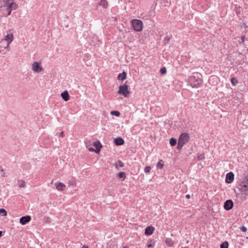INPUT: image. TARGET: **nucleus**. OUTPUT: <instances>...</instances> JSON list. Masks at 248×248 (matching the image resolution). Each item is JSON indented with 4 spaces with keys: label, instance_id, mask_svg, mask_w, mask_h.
Masks as SVG:
<instances>
[{
    "label": "nucleus",
    "instance_id": "nucleus-1",
    "mask_svg": "<svg viewBox=\"0 0 248 248\" xmlns=\"http://www.w3.org/2000/svg\"><path fill=\"white\" fill-rule=\"evenodd\" d=\"M17 7L18 5L14 2V0H3L0 5L1 8H6V13L4 14L6 16L10 15L12 11L16 10Z\"/></svg>",
    "mask_w": 248,
    "mask_h": 248
},
{
    "label": "nucleus",
    "instance_id": "nucleus-2",
    "mask_svg": "<svg viewBox=\"0 0 248 248\" xmlns=\"http://www.w3.org/2000/svg\"><path fill=\"white\" fill-rule=\"evenodd\" d=\"M189 140L190 137L188 133L184 132L182 133L179 137L177 146V149H181L184 145L188 142Z\"/></svg>",
    "mask_w": 248,
    "mask_h": 248
},
{
    "label": "nucleus",
    "instance_id": "nucleus-3",
    "mask_svg": "<svg viewBox=\"0 0 248 248\" xmlns=\"http://www.w3.org/2000/svg\"><path fill=\"white\" fill-rule=\"evenodd\" d=\"M189 83L192 88H198L202 84V80L195 76H192L189 78Z\"/></svg>",
    "mask_w": 248,
    "mask_h": 248
},
{
    "label": "nucleus",
    "instance_id": "nucleus-4",
    "mask_svg": "<svg viewBox=\"0 0 248 248\" xmlns=\"http://www.w3.org/2000/svg\"><path fill=\"white\" fill-rule=\"evenodd\" d=\"M132 25L137 31H140L142 30L143 23L139 19H133L131 21Z\"/></svg>",
    "mask_w": 248,
    "mask_h": 248
},
{
    "label": "nucleus",
    "instance_id": "nucleus-5",
    "mask_svg": "<svg viewBox=\"0 0 248 248\" xmlns=\"http://www.w3.org/2000/svg\"><path fill=\"white\" fill-rule=\"evenodd\" d=\"M117 93L123 95L124 97H127L129 93L128 90V85L124 84L120 86Z\"/></svg>",
    "mask_w": 248,
    "mask_h": 248
},
{
    "label": "nucleus",
    "instance_id": "nucleus-6",
    "mask_svg": "<svg viewBox=\"0 0 248 248\" xmlns=\"http://www.w3.org/2000/svg\"><path fill=\"white\" fill-rule=\"evenodd\" d=\"M14 39V35L11 32V31L9 30L8 31V34L5 36V39L2 40V41H6L7 42L6 46H5V48H7L9 46L10 44L13 41Z\"/></svg>",
    "mask_w": 248,
    "mask_h": 248
},
{
    "label": "nucleus",
    "instance_id": "nucleus-7",
    "mask_svg": "<svg viewBox=\"0 0 248 248\" xmlns=\"http://www.w3.org/2000/svg\"><path fill=\"white\" fill-rule=\"evenodd\" d=\"M32 70L34 72L39 73L43 70V68L39 62H35L32 64Z\"/></svg>",
    "mask_w": 248,
    "mask_h": 248
},
{
    "label": "nucleus",
    "instance_id": "nucleus-8",
    "mask_svg": "<svg viewBox=\"0 0 248 248\" xmlns=\"http://www.w3.org/2000/svg\"><path fill=\"white\" fill-rule=\"evenodd\" d=\"M237 187L241 192L246 191L248 190V184L243 180L241 183L238 185Z\"/></svg>",
    "mask_w": 248,
    "mask_h": 248
},
{
    "label": "nucleus",
    "instance_id": "nucleus-9",
    "mask_svg": "<svg viewBox=\"0 0 248 248\" xmlns=\"http://www.w3.org/2000/svg\"><path fill=\"white\" fill-rule=\"evenodd\" d=\"M233 206V202L231 200H228L224 202V208L225 210L228 211L231 210Z\"/></svg>",
    "mask_w": 248,
    "mask_h": 248
},
{
    "label": "nucleus",
    "instance_id": "nucleus-10",
    "mask_svg": "<svg viewBox=\"0 0 248 248\" xmlns=\"http://www.w3.org/2000/svg\"><path fill=\"white\" fill-rule=\"evenodd\" d=\"M234 180V174L232 172H230L226 174V182L228 184H231Z\"/></svg>",
    "mask_w": 248,
    "mask_h": 248
},
{
    "label": "nucleus",
    "instance_id": "nucleus-11",
    "mask_svg": "<svg viewBox=\"0 0 248 248\" xmlns=\"http://www.w3.org/2000/svg\"><path fill=\"white\" fill-rule=\"evenodd\" d=\"M31 220V217L30 216H24L20 218V223L22 225H25L26 223L30 222Z\"/></svg>",
    "mask_w": 248,
    "mask_h": 248
},
{
    "label": "nucleus",
    "instance_id": "nucleus-12",
    "mask_svg": "<svg viewBox=\"0 0 248 248\" xmlns=\"http://www.w3.org/2000/svg\"><path fill=\"white\" fill-rule=\"evenodd\" d=\"M55 185L56 189L59 191L63 190L66 187V186L64 184L60 182H56Z\"/></svg>",
    "mask_w": 248,
    "mask_h": 248
},
{
    "label": "nucleus",
    "instance_id": "nucleus-13",
    "mask_svg": "<svg viewBox=\"0 0 248 248\" xmlns=\"http://www.w3.org/2000/svg\"><path fill=\"white\" fill-rule=\"evenodd\" d=\"M155 228L152 226H148L145 230V234L147 235H151L154 232Z\"/></svg>",
    "mask_w": 248,
    "mask_h": 248
},
{
    "label": "nucleus",
    "instance_id": "nucleus-14",
    "mask_svg": "<svg viewBox=\"0 0 248 248\" xmlns=\"http://www.w3.org/2000/svg\"><path fill=\"white\" fill-rule=\"evenodd\" d=\"M61 96L65 101H67L70 99V95L67 91H65L61 93Z\"/></svg>",
    "mask_w": 248,
    "mask_h": 248
},
{
    "label": "nucleus",
    "instance_id": "nucleus-15",
    "mask_svg": "<svg viewBox=\"0 0 248 248\" xmlns=\"http://www.w3.org/2000/svg\"><path fill=\"white\" fill-rule=\"evenodd\" d=\"M114 143L117 145H122L124 144V141L122 138L118 137L114 140Z\"/></svg>",
    "mask_w": 248,
    "mask_h": 248
},
{
    "label": "nucleus",
    "instance_id": "nucleus-16",
    "mask_svg": "<svg viewBox=\"0 0 248 248\" xmlns=\"http://www.w3.org/2000/svg\"><path fill=\"white\" fill-rule=\"evenodd\" d=\"M94 146L95 147V152L99 153L100 151V149L102 147V145L99 141H96L93 143Z\"/></svg>",
    "mask_w": 248,
    "mask_h": 248
},
{
    "label": "nucleus",
    "instance_id": "nucleus-17",
    "mask_svg": "<svg viewBox=\"0 0 248 248\" xmlns=\"http://www.w3.org/2000/svg\"><path fill=\"white\" fill-rule=\"evenodd\" d=\"M126 78V73L124 71L122 73L119 74L118 76V79L124 80Z\"/></svg>",
    "mask_w": 248,
    "mask_h": 248
},
{
    "label": "nucleus",
    "instance_id": "nucleus-18",
    "mask_svg": "<svg viewBox=\"0 0 248 248\" xmlns=\"http://www.w3.org/2000/svg\"><path fill=\"white\" fill-rule=\"evenodd\" d=\"M117 177L119 178H122L123 181H124L126 179V174L124 172H120L118 173Z\"/></svg>",
    "mask_w": 248,
    "mask_h": 248
},
{
    "label": "nucleus",
    "instance_id": "nucleus-19",
    "mask_svg": "<svg viewBox=\"0 0 248 248\" xmlns=\"http://www.w3.org/2000/svg\"><path fill=\"white\" fill-rule=\"evenodd\" d=\"M17 185L19 187H24L26 186V183L23 180H19L17 182Z\"/></svg>",
    "mask_w": 248,
    "mask_h": 248
},
{
    "label": "nucleus",
    "instance_id": "nucleus-20",
    "mask_svg": "<svg viewBox=\"0 0 248 248\" xmlns=\"http://www.w3.org/2000/svg\"><path fill=\"white\" fill-rule=\"evenodd\" d=\"M99 5L102 6L104 8H106L108 6V2L106 0H101L99 3Z\"/></svg>",
    "mask_w": 248,
    "mask_h": 248
},
{
    "label": "nucleus",
    "instance_id": "nucleus-21",
    "mask_svg": "<svg viewBox=\"0 0 248 248\" xmlns=\"http://www.w3.org/2000/svg\"><path fill=\"white\" fill-rule=\"evenodd\" d=\"M217 80L218 78L216 76H211L209 79V82H211L213 81V82H215V84L217 83Z\"/></svg>",
    "mask_w": 248,
    "mask_h": 248
},
{
    "label": "nucleus",
    "instance_id": "nucleus-22",
    "mask_svg": "<svg viewBox=\"0 0 248 248\" xmlns=\"http://www.w3.org/2000/svg\"><path fill=\"white\" fill-rule=\"evenodd\" d=\"M108 248H117L115 243L114 241H109L108 243Z\"/></svg>",
    "mask_w": 248,
    "mask_h": 248
},
{
    "label": "nucleus",
    "instance_id": "nucleus-23",
    "mask_svg": "<svg viewBox=\"0 0 248 248\" xmlns=\"http://www.w3.org/2000/svg\"><path fill=\"white\" fill-rule=\"evenodd\" d=\"M164 166L163 162L162 160H159L156 164L157 169H161Z\"/></svg>",
    "mask_w": 248,
    "mask_h": 248
},
{
    "label": "nucleus",
    "instance_id": "nucleus-24",
    "mask_svg": "<svg viewBox=\"0 0 248 248\" xmlns=\"http://www.w3.org/2000/svg\"><path fill=\"white\" fill-rule=\"evenodd\" d=\"M177 143V140L173 138H171L170 140V144L171 146H174Z\"/></svg>",
    "mask_w": 248,
    "mask_h": 248
},
{
    "label": "nucleus",
    "instance_id": "nucleus-25",
    "mask_svg": "<svg viewBox=\"0 0 248 248\" xmlns=\"http://www.w3.org/2000/svg\"><path fill=\"white\" fill-rule=\"evenodd\" d=\"M229 243L227 241H225L220 245V248H228Z\"/></svg>",
    "mask_w": 248,
    "mask_h": 248
},
{
    "label": "nucleus",
    "instance_id": "nucleus-26",
    "mask_svg": "<svg viewBox=\"0 0 248 248\" xmlns=\"http://www.w3.org/2000/svg\"><path fill=\"white\" fill-rule=\"evenodd\" d=\"M231 82L232 85H235L238 83V80L235 78H231Z\"/></svg>",
    "mask_w": 248,
    "mask_h": 248
},
{
    "label": "nucleus",
    "instance_id": "nucleus-27",
    "mask_svg": "<svg viewBox=\"0 0 248 248\" xmlns=\"http://www.w3.org/2000/svg\"><path fill=\"white\" fill-rule=\"evenodd\" d=\"M116 167L119 166V167H123L124 166V163L120 160H119L115 164Z\"/></svg>",
    "mask_w": 248,
    "mask_h": 248
},
{
    "label": "nucleus",
    "instance_id": "nucleus-28",
    "mask_svg": "<svg viewBox=\"0 0 248 248\" xmlns=\"http://www.w3.org/2000/svg\"><path fill=\"white\" fill-rule=\"evenodd\" d=\"M0 214L2 216H6L7 212L4 209H0Z\"/></svg>",
    "mask_w": 248,
    "mask_h": 248
},
{
    "label": "nucleus",
    "instance_id": "nucleus-29",
    "mask_svg": "<svg viewBox=\"0 0 248 248\" xmlns=\"http://www.w3.org/2000/svg\"><path fill=\"white\" fill-rule=\"evenodd\" d=\"M205 158L204 154H201L200 155H199L197 156V158L198 160H202L204 159Z\"/></svg>",
    "mask_w": 248,
    "mask_h": 248
},
{
    "label": "nucleus",
    "instance_id": "nucleus-30",
    "mask_svg": "<svg viewBox=\"0 0 248 248\" xmlns=\"http://www.w3.org/2000/svg\"><path fill=\"white\" fill-rule=\"evenodd\" d=\"M170 37L168 36H167L165 38V39H164V40L163 41L164 43L165 44H168L169 43L170 41Z\"/></svg>",
    "mask_w": 248,
    "mask_h": 248
},
{
    "label": "nucleus",
    "instance_id": "nucleus-31",
    "mask_svg": "<svg viewBox=\"0 0 248 248\" xmlns=\"http://www.w3.org/2000/svg\"><path fill=\"white\" fill-rule=\"evenodd\" d=\"M151 168L150 166H146L144 168V172L145 173H149L150 172Z\"/></svg>",
    "mask_w": 248,
    "mask_h": 248
},
{
    "label": "nucleus",
    "instance_id": "nucleus-32",
    "mask_svg": "<svg viewBox=\"0 0 248 248\" xmlns=\"http://www.w3.org/2000/svg\"><path fill=\"white\" fill-rule=\"evenodd\" d=\"M245 41V36L243 35L241 36V39L238 41V42L240 44L243 43Z\"/></svg>",
    "mask_w": 248,
    "mask_h": 248
},
{
    "label": "nucleus",
    "instance_id": "nucleus-33",
    "mask_svg": "<svg viewBox=\"0 0 248 248\" xmlns=\"http://www.w3.org/2000/svg\"><path fill=\"white\" fill-rule=\"evenodd\" d=\"M111 114L112 115H114L116 116H120V112L118 111H113L111 112Z\"/></svg>",
    "mask_w": 248,
    "mask_h": 248
},
{
    "label": "nucleus",
    "instance_id": "nucleus-34",
    "mask_svg": "<svg viewBox=\"0 0 248 248\" xmlns=\"http://www.w3.org/2000/svg\"><path fill=\"white\" fill-rule=\"evenodd\" d=\"M160 72L161 74H165L167 72L166 68L165 67L162 68Z\"/></svg>",
    "mask_w": 248,
    "mask_h": 248
},
{
    "label": "nucleus",
    "instance_id": "nucleus-35",
    "mask_svg": "<svg viewBox=\"0 0 248 248\" xmlns=\"http://www.w3.org/2000/svg\"><path fill=\"white\" fill-rule=\"evenodd\" d=\"M240 230L243 232H246L247 230V229L245 226H242L240 227Z\"/></svg>",
    "mask_w": 248,
    "mask_h": 248
},
{
    "label": "nucleus",
    "instance_id": "nucleus-36",
    "mask_svg": "<svg viewBox=\"0 0 248 248\" xmlns=\"http://www.w3.org/2000/svg\"><path fill=\"white\" fill-rule=\"evenodd\" d=\"M248 184V175L244 178V180Z\"/></svg>",
    "mask_w": 248,
    "mask_h": 248
},
{
    "label": "nucleus",
    "instance_id": "nucleus-37",
    "mask_svg": "<svg viewBox=\"0 0 248 248\" xmlns=\"http://www.w3.org/2000/svg\"><path fill=\"white\" fill-rule=\"evenodd\" d=\"M89 150L90 151H95V149H93V148H91V147L89 148Z\"/></svg>",
    "mask_w": 248,
    "mask_h": 248
},
{
    "label": "nucleus",
    "instance_id": "nucleus-38",
    "mask_svg": "<svg viewBox=\"0 0 248 248\" xmlns=\"http://www.w3.org/2000/svg\"><path fill=\"white\" fill-rule=\"evenodd\" d=\"M60 136L61 137H63L64 136V132L63 131L61 132L60 133Z\"/></svg>",
    "mask_w": 248,
    "mask_h": 248
},
{
    "label": "nucleus",
    "instance_id": "nucleus-39",
    "mask_svg": "<svg viewBox=\"0 0 248 248\" xmlns=\"http://www.w3.org/2000/svg\"><path fill=\"white\" fill-rule=\"evenodd\" d=\"M147 246H148V247H149H149H153V245L152 244H148V245H147Z\"/></svg>",
    "mask_w": 248,
    "mask_h": 248
},
{
    "label": "nucleus",
    "instance_id": "nucleus-40",
    "mask_svg": "<svg viewBox=\"0 0 248 248\" xmlns=\"http://www.w3.org/2000/svg\"><path fill=\"white\" fill-rule=\"evenodd\" d=\"M186 198H187V199H189V198H190V195H189V194H187V195L186 196Z\"/></svg>",
    "mask_w": 248,
    "mask_h": 248
},
{
    "label": "nucleus",
    "instance_id": "nucleus-41",
    "mask_svg": "<svg viewBox=\"0 0 248 248\" xmlns=\"http://www.w3.org/2000/svg\"><path fill=\"white\" fill-rule=\"evenodd\" d=\"M0 170H1V172H3V174H5L3 169H1ZM4 176V175H2V176Z\"/></svg>",
    "mask_w": 248,
    "mask_h": 248
},
{
    "label": "nucleus",
    "instance_id": "nucleus-42",
    "mask_svg": "<svg viewBox=\"0 0 248 248\" xmlns=\"http://www.w3.org/2000/svg\"><path fill=\"white\" fill-rule=\"evenodd\" d=\"M82 248H88V246H86L85 245H84L83 247H82Z\"/></svg>",
    "mask_w": 248,
    "mask_h": 248
},
{
    "label": "nucleus",
    "instance_id": "nucleus-43",
    "mask_svg": "<svg viewBox=\"0 0 248 248\" xmlns=\"http://www.w3.org/2000/svg\"><path fill=\"white\" fill-rule=\"evenodd\" d=\"M2 235V232L1 231H0V237Z\"/></svg>",
    "mask_w": 248,
    "mask_h": 248
},
{
    "label": "nucleus",
    "instance_id": "nucleus-44",
    "mask_svg": "<svg viewBox=\"0 0 248 248\" xmlns=\"http://www.w3.org/2000/svg\"><path fill=\"white\" fill-rule=\"evenodd\" d=\"M123 248H126V247H124Z\"/></svg>",
    "mask_w": 248,
    "mask_h": 248
}]
</instances>
